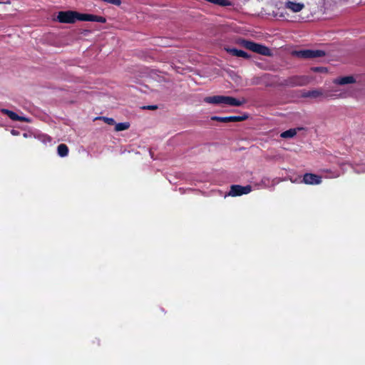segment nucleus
<instances>
[{
    "mask_svg": "<svg viewBox=\"0 0 365 365\" xmlns=\"http://www.w3.org/2000/svg\"><path fill=\"white\" fill-rule=\"evenodd\" d=\"M56 19L63 24H74L77 21L106 23L103 16L89 14H81L75 11H62L58 12Z\"/></svg>",
    "mask_w": 365,
    "mask_h": 365,
    "instance_id": "obj_1",
    "label": "nucleus"
},
{
    "mask_svg": "<svg viewBox=\"0 0 365 365\" xmlns=\"http://www.w3.org/2000/svg\"><path fill=\"white\" fill-rule=\"evenodd\" d=\"M204 102L221 106H240L246 103L245 99L235 98L227 96H207L204 98Z\"/></svg>",
    "mask_w": 365,
    "mask_h": 365,
    "instance_id": "obj_2",
    "label": "nucleus"
},
{
    "mask_svg": "<svg viewBox=\"0 0 365 365\" xmlns=\"http://www.w3.org/2000/svg\"><path fill=\"white\" fill-rule=\"evenodd\" d=\"M242 44L245 48L257 53L267 56H269L272 54L269 48L263 45L258 44L250 41H243Z\"/></svg>",
    "mask_w": 365,
    "mask_h": 365,
    "instance_id": "obj_3",
    "label": "nucleus"
},
{
    "mask_svg": "<svg viewBox=\"0 0 365 365\" xmlns=\"http://www.w3.org/2000/svg\"><path fill=\"white\" fill-rule=\"evenodd\" d=\"M294 55L302 58H314L324 56V52L321 50H301L294 51Z\"/></svg>",
    "mask_w": 365,
    "mask_h": 365,
    "instance_id": "obj_4",
    "label": "nucleus"
},
{
    "mask_svg": "<svg viewBox=\"0 0 365 365\" xmlns=\"http://www.w3.org/2000/svg\"><path fill=\"white\" fill-rule=\"evenodd\" d=\"M252 191V187L250 185L241 186V185H232L229 192L230 196H239L243 194H248Z\"/></svg>",
    "mask_w": 365,
    "mask_h": 365,
    "instance_id": "obj_5",
    "label": "nucleus"
},
{
    "mask_svg": "<svg viewBox=\"0 0 365 365\" xmlns=\"http://www.w3.org/2000/svg\"><path fill=\"white\" fill-rule=\"evenodd\" d=\"M247 118V115L242 116H229V117H219V116H213L211 118V120H216L222 123H228V122H237L242 121Z\"/></svg>",
    "mask_w": 365,
    "mask_h": 365,
    "instance_id": "obj_6",
    "label": "nucleus"
},
{
    "mask_svg": "<svg viewBox=\"0 0 365 365\" xmlns=\"http://www.w3.org/2000/svg\"><path fill=\"white\" fill-rule=\"evenodd\" d=\"M303 182L309 185H318L322 182V178L317 175L307 173L303 177Z\"/></svg>",
    "mask_w": 365,
    "mask_h": 365,
    "instance_id": "obj_7",
    "label": "nucleus"
},
{
    "mask_svg": "<svg viewBox=\"0 0 365 365\" xmlns=\"http://www.w3.org/2000/svg\"><path fill=\"white\" fill-rule=\"evenodd\" d=\"M285 7L292 12H299L304 9V4L300 2L289 1L286 3Z\"/></svg>",
    "mask_w": 365,
    "mask_h": 365,
    "instance_id": "obj_8",
    "label": "nucleus"
},
{
    "mask_svg": "<svg viewBox=\"0 0 365 365\" xmlns=\"http://www.w3.org/2000/svg\"><path fill=\"white\" fill-rule=\"evenodd\" d=\"M225 50L227 53H230L231 55H232L234 56L240 57V58H248L250 57L248 53H247L246 52H245L244 51H242V50H238L237 48H230V47L225 48Z\"/></svg>",
    "mask_w": 365,
    "mask_h": 365,
    "instance_id": "obj_9",
    "label": "nucleus"
},
{
    "mask_svg": "<svg viewBox=\"0 0 365 365\" xmlns=\"http://www.w3.org/2000/svg\"><path fill=\"white\" fill-rule=\"evenodd\" d=\"M1 112L6 115H7L11 120H19V121H26L29 122V120L24 116H20L15 113L13 111L9 110L7 109H1Z\"/></svg>",
    "mask_w": 365,
    "mask_h": 365,
    "instance_id": "obj_10",
    "label": "nucleus"
},
{
    "mask_svg": "<svg viewBox=\"0 0 365 365\" xmlns=\"http://www.w3.org/2000/svg\"><path fill=\"white\" fill-rule=\"evenodd\" d=\"M354 82V78L352 76L340 77V78H336L334 81V83L339 84V85L349 84V83H353Z\"/></svg>",
    "mask_w": 365,
    "mask_h": 365,
    "instance_id": "obj_11",
    "label": "nucleus"
},
{
    "mask_svg": "<svg viewBox=\"0 0 365 365\" xmlns=\"http://www.w3.org/2000/svg\"><path fill=\"white\" fill-rule=\"evenodd\" d=\"M324 96V93L320 90H312L309 91L307 92L304 93L303 96L307 98H317L322 97Z\"/></svg>",
    "mask_w": 365,
    "mask_h": 365,
    "instance_id": "obj_12",
    "label": "nucleus"
},
{
    "mask_svg": "<svg viewBox=\"0 0 365 365\" xmlns=\"http://www.w3.org/2000/svg\"><path fill=\"white\" fill-rule=\"evenodd\" d=\"M298 130H299V128H298ZM297 129H295V128L289 129L288 130H286V131L280 134V136L282 138H293L297 134Z\"/></svg>",
    "mask_w": 365,
    "mask_h": 365,
    "instance_id": "obj_13",
    "label": "nucleus"
},
{
    "mask_svg": "<svg viewBox=\"0 0 365 365\" xmlns=\"http://www.w3.org/2000/svg\"><path fill=\"white\" fill-rule=\"evenodd\" d=\"M68 153V148L66 145L61 144L58 146V154L61 157H65Z\"/></svg>",
    "mask_w": 365,
    "mask_h": 365,
    "instance_id": "obj_14",
    "label": "nucleus"
},
{
    "mask_svg": "<svg viewBox=\"0 0 365 365\" xmlns=\"http://www.w3.org/2000/svg\"><path fill=\"white\" fill-rule=\"evenodd\" d=\"M309 81V78L307 76H301L296 78L295 81L293 83V84L296 86H302L308 83Z\"/></svg>",
    "mask_w": 365,
    "mask_h": 365,
    "instance_id": "obj_15",
    "label": "nucleus"
},
{
    "mask_svg": "<svg viewBox=\"0 0 365 365\" xmlns=\"http://www.w3.org/2000/svg\"><path fill=\"white\" fill-rule=\"evenodd\" d=\"M129 125L128 123H120L115 125V129L116 131H122L128 129Z\"/></svg>",
    "mask_w": 365,
    "mask_h": 365,
    "instance_id": "obj_16",
    "label": "nucleus"
},
{
    "mask_svg": "<svg viewBox=\"0 0 365 365\" xmlns=\"http://www.w3.org/2000/svg\"><path fill=\"white\" fill-rule=\"evenodd\" d=\"M101 1L105 3L113 4L115 6H120L121 4V0H101Z\"/></svg>",
    "mask_w": 365,
    "mask_h": 365,
    "instance_id": "obj_17",
    "label": "nucleus"
},
{
    "mask_svg": "<svg viewBox=\"0 0 365 365\" xmlns=\"http://www.w3.org/2000/svg\"><path fill=\"white\" fill-rule=\"evenodd\" d=\"M354 169L356 173H365V165H357Z\"/></svg>",
    "mask_w": 365,
    "mask_h": 365,
    "instance_id": "obj_18",
    "label": "nucleus"
},
{
    "mask_svg": "<svg viewBox=\"0 0 365 365\" xmlns=\"http://www.w3.org/2000/svg\"><path fill=\"white\" fill-rule=\"evenodd\" d=\"M103 120L109 125H113L115 123V120L113 118H103Z\"/></svg>",
    "mask_w": 365,
    "mask_h": 365,
    "instance_id": "obj_19",
    "label": "nucleus"
},
{
    "mask_svg": "<svg viewBox=\"0 0 365 365\" xmlns=\"http://www.w3.org/2000/svg\"><path fill=\"white\" fill-rule=\"evenodd\" d=\"M313 71H317V72H327V69L325 68H323V67L314 68Z\"/></svg>",
    "mask_w": 365,
    "mask_h": 365,
    "instance_id": "obj_20",
    "label": "nucleus"
},
{
    "mask_svg": "<svg viewBox=\"0 0 365 365\" xmlns=\"http://www.w3.org/2000/svg\"><path fill=\"white\" fill-rule=\"evenodd\" d=\"M11 133H12L14 135H17V134H18V132H17L16 130H12Z\"/></svg>",
    "mask_w": 365,
    "mask_h": 365,
    "instance_id": "obj_21",
    "label": "nucleus"
},
{
    "mask_svg": "<svg viewBox=\"0 0 365 365\" xmlns=\"http://www.w3.org/2000/svg\"><path fill=\"white\" fill-rule=\"evenodd\" d=\"M339 173H336L335 175H334L332 177L333 178H336V177H339Z\"/></svg>",
    "mask_w": 365,
    "mask_h": 365,
    "instance_id": "obj_22",
    "label": "nucleus"
},
{
    "mask_svg": "<svg viewBox=\"0 0 365 365\" xmlns=\"http://www.w3.org/2000/svg\"><path fill=\"white\" fill-rule=\"evenodd\" d=\"M48 138V140L50 142L51 141V138Z\"/></svg>",
    "mask_w": 365,
    "mask_h": 365,
    "instance_id": "obj_23",
    "label": "nucleus"
}]
</instances>
